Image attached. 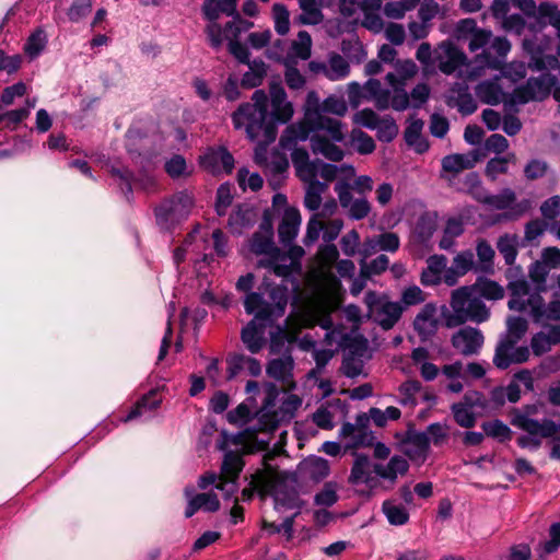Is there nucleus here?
Returning <instances> with one entry per match:
<instances>
[{
  "instance_id": "obj_8",
  "label": "nucleus",
  "mask_w": 560,
  "mask_h": 560,
  "mask_svg": "<svg viewBox=\"0 0 560 560\" xmlns=\"http://www.w3.org/2000/svg\"><path fill=\"white\" fill-rule=\"evenodd\" d=\"M249 249L256 255L266 256L259 265L268 268L276 276L285 279L291 275L293 261L275 245L272 229L269 224H261L260 231L252 236Z\"/></svg>"
},
{
  "instance_id": "obj_11",
  "label": "nucleus",
  "mask_w": 560,
  "mask_h": 560,
  "mask_svg": "<svg viewBox=\"0 0 560 560\" xmlns=\"http://www.w3.org/2000/svg\"><path fill=\"white\" fill-rule=\"evenodd\" d=\"M557 82V78L550 73L532 77L524 84L514 89L509 103L511 105H523L529 102L544 101L550 95Z\"/></svg>"
},
{
  "instance_id": "obj_42",
  "label": "nucleus",
  "mask_w": 560,
  "mask_h": 560,
  "mask_svg": "<svg viewBox=\"0 0 560 560\" xmlns=\"http://www.w3.org/2000/svg\"><path fill=\"white\" fill-rule=\"evenodd\" d=\"M382 512L393 526H402L409 521L408 510L394 500H385L382 504Z\"/></svg>"
},
{
  "instance_id": "obj_41",
  "label": "nucleus",
  "mask_w": 560,
  "mask_h": 560,
  "mask_svg": "<svg viewBox=\"0 0 560 560\" xmlns=\"http://www.w3.org/2000/svg\"><path fill=\"white\" fill-rule=\"evenodd\" d=\"M462 24L471 31L468 37V48L471 52L485 48L490 43L492 33L490 31L476 28V22L472 19L464 20Z\"/></svg>"
},
{
  "instance_id": "obj_15",
  "label": "nucleus",
  "mask_w": 560,
  "mask_h": 560,
  "mask_svg": "<svg viewBox=\"0 0 560 560\" xmlns=\"http://www.w3.org/2000/svg\"><path fill=\"white\" fill-rule=\"evenodd\" d=\"M252 26V22L244 20L241 15H237L225 24L224 32L222 33L223 39L229 40L228 47L230 54L233 55L241 63L245 65L252 62L249 60V51L237 38Z\"/></svg>"
},
{
  "instance_id": "obj_44",
  "label": "nucleus",
  "mask_w": 560,
  "mask_h": 560,
  "mask_svg": "<svg viewBox=\"0 0 560 560\" xmlns=\"http://www.w3.org/2000/svg\"><path fill=\"white\" fill-rule=\"evenodd\" d=\"M248 66V71L242 77L241 84L247 89H254L261 84L267 73V66L262 60H253Z\"/></svg>"
},
{
  "instance_id": "obj_53",
  "label": "nucleus",
  "mask_w": 560,
  "mask_h": 560,
  "mask_svg": "<svg viewBox=\"0 0 560 560\" xmlns=\"http://www.w3.org/2000/svg\"><path fill=\"white\" fill-rule=\"evenodd\" d=\"M482 429L486 435L500 442L510 441L512 438V431L509 425L499 419L485 422Z\"/></svg>"
},
{
  "instance_id": "obj_57",
  "label": "nucleus",
  "mask_w": 560,
  "mask_h": 560,
  "mask_svg": "<svg viewBox=\"0 0 560 560\" xmlns=\"http://www.w3.org/2000/svg\"><path fill=\"white\" fill-rule=\"evenodd\" d=\"M351 142L354 149L361 154H370L375 150L373 138L360 129L352 130Z\"/></svg>"
},
{
  "instance_id": "obj_20",
  "label": "nucleus",
  "mask_w": 560,
  "mask_h": 560,
  "mask_svg": "<svg viewBox=\"0 0 560 560\" xmlns=\"http://www.w3.org/2000/svg\"><path fill=\"white\" fill-rule=\"evenodd\" d=\"M401 452L413 463L423 464L430 453V439L425 432L408 431L400 442Z\"/></svg>"
},
{
  "instance_id": "obj_6",
  "label": "nucleus",
  "mask_w": 560,
  "mask_h": 560,
  "mask_svg": "<svg viewBox=\"0 0 560 560\" xmlns=\"http://www.w3.org/2000/svg\"><path fill=\"white\" fill-rule=\"evenodd\" d=\"M273 400L275 396L270 392L265 399L264 406L254 417H252V410L248 406L241 404L235 409L228 412V421L232 424H246L244 434L248 440L266 443L267 441L262 439L258 440L256 434L260 432L271 433L278 428L282 418L278 411L273 410Z\"/></svg>"
},
{
  "instance_id": "obj_45",
  "label": "nucleus",
  "mask_w": 560,
  "mask_h": 560,
  "mask_svg": "<svg viewBox=\"0 0 560 560\" xmlns=\"http://www.w3.org/2000/svg\"><path fill=\"white\" fill-rule=\"evenodd\" d=\"M302 13L299 18L301 24L317 25L323 21V13L316 0H299Z\"/></svg>"
},
{
  "instance_id": "obj_1",
  "label": "nucleus",
  "mask_w": 560,
  "mask_h": 560,
  "mask_svg": "<svg viewBox=\"0 0 560 560\" xmlns=\"http://www.w3.org/2000/svg\"><path fill=\"white\" fill-rule=\"evenodd\" d=\"M322 103L316 92L311 91L306 97L304 118L289 125L280 137L279 144L292 149L296 143L310 139L314 154L339 162L345 152L339 143L346 138V129L337 118L320 115Z\"/></svg>"
},
{
  "instance_id": "obj_38",
  "label": "nucleus",
  "mask_w": 560,
  "mask_h": 560,
  "mask_svg": "<svg viewBox=\"0 0 560 560\" xmlns=\"http://www.w3.org/2000/svg\"><path fill=\"white\" fill-rule=\"evenodd\" d=\"M478 98L486 104L497 105L503 100V91L498 80L480 82L475 89Z\"/></svg>"
},
{
  "instance_id": "obj_26",
  "label": "nucleus",
  "mask_w": 560,
  "mask_h": 560,
  "mask_svg": "<svg viewBox=\"0 0 560 560\" xmlns=\"http://www.w3.org/2000/svg\"><path fill=\"white\" fill-rule=\"evenodd\" d=\"M478 160L479 155L475 151L446 155L442 159L441 165L442 172L446 173L447 175L442 174L441 176L446 178L450 184H452L453 178L458 173L475 167Z\"/></svg>"
},
{
  "instance_id": "obj_17",
  "label": "nucleus",
  "mask_w": 560,
  "mask_h": 560,
  "mask_svg": "<svg viewBox=\"0 0 560 560\" xmlns=\"http://www.w3.org/2000/svg\"><path fill=\"white\" fill-rule=\"evenodd\" d=\"M466 55L452 42H442L434 49V62L439 70L444 74H452L466 66Z\"/></svg>"
},
{
  "instance_id": "obj_24",
  "label": "nucleus",
  "mask_w": 560,
  "mask_h": 560,
  "mask_svg": "<svg viewBox=\"0 0 560 560\" xmlns=\"http://www.w3.org/2000/svg\"><path fill=\"white\" fill-rule=\"evenodd\" d=\"M482 332L475 327L465 326L452 337V346L464 355L477 354L483 345Z\"/></svg>"
},
{
  "instance_id": "obj_55",
  "label": "nucleus",
  "mask_w": 560,
  "mask_h": 560,
  "mask_svg": "<svg viewBox=\"0 0 560 560\" xmlns=\"http://www.w3.org/2000/svg\"><path fill=\"white\" fill-rule=\"evenodd\" d=\"M164 168L166 174L173 179L190 175V172L187 170L186 160L180 154H174L166 160Z\"/></svg>"
},
{
  "instance_id": "obj_18",
  "label": "nucleus",
  "mask_w": 560,
  "mask_h": 560,
  "mask_svg": "<svg viewBox=\"0 0 560 560\" xmlns=\"http://www.w3.org/2000/svg\"><path fill=\"white\" fill-rule=\"evenodd\" d=\"M349 482L352 486H364L369 492L375 490L380 486L378 477L375 471V464L372 465L369 456L364 454H355V458L349 476Z\"/></svg>"
},
{
  "instance_id": "obj_63",
  "label": "nucleus",
  "mask_w": 560,
  "mask_h": 560,
  "mask_svg": "<svg viewBox=\"0 0 560 560\" xmlns=\"http://www.w3.org/2000/svg\"><path fill=\"white\" fill-rule=\"evenodd\" d=\"M508 332L504 336L505 338L512 339L515 341H520V339L525 335L528 328L527 320L520 316L509 317L506 322Z\"/></svg>"
},
{
  "instance_id": "obj_33",
  "label": "nucleus",
  "mask_w": 560,
  "mask_h": 560,
  "mask_svg": "<svg viewBox=\"0 0 560 560\" xmlns=\"http://www.w3.org/2000/svg\"><path fill=\"white\" fill-rule=\"evenodd\" d=\"M162 397L158 389H151L148 394L143 395L130 410V412L121 419L122 422H128L133 419L147 417L150 418L151 413L160 407Z\"/></svg>"
},
{
  "instance_id": "obj_37",
  "label": "nucleus",
  "mask_w": 560,
  "mask_h": 560,
  "mask_svg": "<svg viewBox=\"0 0 560 560\" xmlns=\"http://www.w3.org/2000/svg\"><path fill=\"white\" fill-rule=\"evenodd\" d=\"M302 180L306 184L304 206L311 211H317L322 205V195L326 191L327 184L317 180L316 177Z\"/></svg>"
},
{
  "instance_id": "obj_16",
  "label": "nucleus",
  "mask_w": 560,
  "mask_h": 560,
  "mask_svg": "<svg viewBox=\"0 0 560 560\" xmlns=\"http://www.w3.org/2000/svg\"><path fill=\"white\" fill-rule=\"evenodd\" d=\"M517 341L502 337L499 341L493 363L498 369L505 370L511 364L526 362L529 358V349L526 346L517 347Z\"/></svg>"
},
{
  "instance_id": "obj_35",
  "label": "nucleus",
  "mask_w": 560,
  "mask_h": 560,
  "mask_svg": "<svg viewBox=\"0 0 560 560\" xmlns=\"http://www.w3.org/2000/svg\"><path fill=\"white\" fill-rule=\"evenodd\" d=\"M511 299L509 308L516 312H528L527 299L536 292H530L529 283L526 280H516L511 282Z\"/></svg>"
},
{
  "instance_id": "obj_13",
  "label": "nucleus",
  "mask_w": 560,
  "mask_h": 560,
  "mask_svg": "<svg viewBox=\"0 0 560 560\" xmlns=\"http://www.w3.org/2000/svg\"><path fill=\"white\" fill-rule=\"evenodd\" d=\"M370 317L383 329L394 327L401 316V307L398 303L384 301L375 292L369 291L364 298Z\"/></svg>"
},
{
  "instance_id": "obj_59",
  "label": "nucleus",
  "mask_w": 560,
  "mask_h": 560,
  "mask_svg": "<svg viewBox=\"0 0 560 560\" xmlns=\"http://www.w3.org/2000/svg\"><path fill=\"white\" fill-rule=\"evenodd\" d=\"M237 182L244 190L249 188L253 191L259 190L264 184L262 177L258 173H249L245 167L238 170Z\"/></svg>"
},
{
  "instance_id": "obj_47",
  "label": "nucleus",
  "mask_w": 560,
  "mask_h": 560,
  "mask_svg": "<svg viewBox=\"0 0 560 560\" xmlns=\"http://www.w3.org/2000/svg\"><path fill=\"white\" fill-rule=\"evenodd\" d=\"M244 462L242 454L235 451H228L224 454V458L221 466V474L226 478H237L242 471Z\"/></svg>"
},
{
  "instance_id": "obj_29",
  "label": "nucleus",
  "mask_w": 560,
  "mask_h": 560,
  "mask_svg": "<svg viewBox=\"0 0 560 560\" xmlns=\"http://www.w3.org/2000/svg\"><path fill=\"white\" fill-rule=\"evenodd\" d=\"M298 143L292 149H284L291 151L292 163L295 167L296 175L300 179H312L318 175V165L315 161H310L308 152L304 148H298Z\"/></svg>"
},
{
  "instance_id": "obj_40",
  "label": "nucleus",
  "mask_w": 560,
  "mask_h": 560,
  "mask_svg": "<svg viewBox=\"0 0 560 560\" xmlns=\"http://www.w3.org/2000/svg\"><path fill=\"white\" fill-rule=\"evenodd\" d=\"M513 3L526 16L534 18L535 23L530 25V28H544L547 25V19L549 15H544L540 9L544 4H551L550 2H541L538 7L534 0H513Z\"/></svg>"
},
{
  "instance_id": "obj_23",
  "label": "nucleus",
  "mask_w": 560,
  "mask_h": 560,
  "mask_svg": "<svg viewBox=\"0 0 560 560\" xmlns=\"http://www.w3.org/2000/svg\"><path fill=\"white\" fill-rule=\"evenodd\" d=\"M185 497L187 499L185 517L187 518L194 516L199 511L213 513L220 509V501L213 492L195 493L192 487H186Z\"/></svg>"
},
{
  "instance_id": "obj_21",
  "label": "nucleus",
  "mask_w": 560,
  "mask_h": 560,
  "mask_svg": "<svg viewBox=\"0 0 560 560\" xmlns=\"http://www.w3.org/2000/svg\"><path fill=\"white\" fill-rule=\"evenodd\" d=\"M271 112L269 116L275 124V128L279 124L288 122L293 116L292 103L288 101L287 93L280 83H271L269 86Z\"/></svg>"
},
{
  "instance_id": "obj_51",
  "label": "nucleus",
  "mask_w": 560,
  "mask_h": 560,
  "mask_svg": "<svg viewBox=\"0 0 560 560\" xmlns=\"http://www.w3.org/2000/svg\"><path fill=\"white\" fill-rule=\"evenodd\" d=\"M499 253L503 256L506 265H513L517 256V236L504 234L497 243Z\"/></svg>"
},
{
  "instance_id": "obj_60",
  "label": "nucleus",
  "mask_w": 560,
  "mask_h": 560,
  "mask_svg": "<svg viewBox=\"0 0 560 560\" xmlns=\"http://www.w3.org/2000/svg\"><path fill=\"white\" fill-rule=\"evenodd\" d=\"M348 106L341 96L330 95L322 102L320 115L334 114L343 116L347 113Z\"/></svg>"
},
{
  "instance_id": "obj_4",
  "label": "nucleus",
  "mask_w": 560,
  "mask_h": 560,
  "mask_svg": "<svg viewBox=\"0 0 560 560\" xmlns=\"http://www.w3.org/2000/svg\"><path fill=\"white\" fill-rule=\"evenodd\" d=\"M268 95L262 90L253 93L252 102L243 103L232 115L235 129H244L247 138L260 145H268L277 137L268 112Z\"/></svg>"
},
{
  "instance_id": "obj_31",
  "label": "nucleus",
  "mask_w": 560,
  "mask_h": 560,
  "mask_svg": "<svg viewBox=\"0 0 560 560\" xmlns=\"http://www.w3.org/2000/svg\"><path fill=\"white\" fill-rule=\"evenodd\" d=\"M409 464L407 459L400 455H394L389 458L387 464L376 463L375 471L378 479L388 481L392 486L396 482L399 476L408 472Z\"/></svg>"
},
{
  "instance_id": "obj_52",
  "label": "nucleus",
  "mask_w": 560,
  "mask_h": 560,
  "mask_svg": "<svg viewBox=\"0 0 560 560\" xmlns=\"http://www.w3.org/2000/svg\"><path fill=\"white\" fill-rule=\"evenodd\" d=\"M400 416V410L394 406H389L385 410L373 407L369 410V415H366L369 421L372 420L380 428L385 427L389 420H398Z\"/></svg>"
},
{
  "instance_id": "obj_56",
  "label": "nucleus",
  "mask_w": 560,
  "mask_h": 560,
  "mask_svg": "<svg viewBox=\"0 0 560 560\" xmlns=\"http://www.w3.org/2000/svg\"><path fill=\"white\" fill-rule=\"evenodd\" d=\"M275 30L279 35H285L290 30V14L285 5L275 3L272 7Z\"/></svg>"
},
{
  "instance_id": "obj_54",
  "label": "nucleus",
  "mask_w": 560,
  "mask_h": 560,
  "mask_svg": "<svg viewBox=\"0 0 560 560\" xmlns=\"http://www.w3.org/2000/svg\"><path fill=\"white\" fill-rule=\"evenodd\" d=\"M312 38L306 31H300L298 38L292 42L290 54L293 57L306 60L311 56Z\"/></svg>"
},
{
  "instance_id": "obj_46",
  "label": "nucleus",
  "mask_w": 560,
  "mask_h": 560,
  "mask_svg": "<svg viewBox=\"0 0 560 560\" xmlns=\"http://www.w3.org/2000/svg\"><path fill=\"white\" fill-rule=\"evenodd\" d=\"M293 360L291 357L272 359L267 365V373L278 381H285L291 376Z\"/></svg>"
},
{
  "instance_id": "obj_49",
  "label": "nucleus",
  "mask_w": 560,
  "mask_h": 560,
  "mask_svg": "<svg viewBox=\"0 0 560 560\" xmlns=\"http://www.w3.org/2000/svg\"><path fill=\"white\" fill-rule=\"evenodd\" d=\"M476 292L483 300H500L504 296L503 288L495 281L479 278L476 283L471 285Z\"/></svg>"
},
{
  "instance_id": "obj_5",
  "label": "nucleus",
  "mask_w": 560,
  "mask_h": 560,
  "mask_svg": "<svg viewBox=\"0 0 560 560\" xmlns=\"http://www.w3.org/2000/svg\"><path fill=\"white\" fill-rule=\"evenodd\" d=\"M538 411L539 407L536 404H530L514 409L511 413V424L526 433L518 436L516 441L522 448L538 450L544 439L555 436L560 429V423H556L551 419H535Z\"/></svg>"
},
{
  "instance_id": "obj_62",
  "label": "nucleus",
  "mask_w": 560,
  "mask_h": 560,
  "mask_svg": "<svg viewBox=\"0 0 560 560\" xmlns=\"http://www.w3.org/2000/svg\"><path fill=\"white\" fill-rule=\"evenodd\" d=\"M550 269L542 261L534 262L529 268V278L536 284V292L546 291V280Z\"/></svg>"
},
{
  "instance_id": "obj_25",
  "label": "nucleus",
  "mask_w": 560,
  "mask_h": 560,
  "mask_svg": "<svg viewBox=\"0 0 560 560\" xmlns=\"http://www.w3.org/2000/svg\"><path fill=\"white\" fill-rule=\"evenodd\" d=\"M482 396L480 393L475 392L472 394H466L463 401L452 405V412L455 422L465 429L475 427L477 417L472 411L475 406H482Z\"/></svg>"
},
{
  "instance_id": "obj_32",
  "label": "nucleus",
  "mask_w": 560,
  "mask_h": 560,
  "mask_svg": "<svg viewBox=\"0 0 560 560\" xmlns=\"http://www.w3.org/2000/svg\"><path fill=\"white\" fill-rule=\"evenodd\" d=\"M300 225L301 214L299 210L294 208L285 209L278 228L279 240L284 246H289L293 243L298 236Z\"/></svg>"
},
{
  "instance_id": "obj_2",
  "label": "nucleus",
  "mask_w": 560,
  "mask_h": 560,
  "mask_svg": "<svg viewBox=\"0 0 560 560\" xmlns=\"http://www.w3.org/2000/svg\"><path fill=\"white\" fill-rule=\"evenodd\" d=\"M269 298L271 302L266 301L260 293L246 294L244 299V307L247 314L254 315L250 320L242 329V341L252 353H258L265 345L264 326H259L257 322H271L284 314L289 291L283 287L273 288Z\"/></svg>"
},
{
  "instance_id": "obj_43",
  "label": "nucleus",
  "mask_w": 560,
  "mask_h": 560,
  "mask_svg": "<svg viewBox=\"0 0 560 560\" xmlns=\"http://www.w3.org/2000/svg\"><path fill=\"white\" fill-rule=\"evenodd\" d=\"M476 254L478 264L475 271L482 273H491L493 271L494 249L486 240H479L476 244Z\"/></svg>"
},
{
  "instance_id": "obj_7",
  "label": "nucleus",
  "mask_w": 560,
  "mask_h": 560,
  "mask_svg": "<svg viewBox=\"0 0 560 560\" xmlns=\"http://www.w3.org/2000/svg\"><path fill=\"white\" fill-rule=\"evenodd\" d=\"M451 306L454 314L446 318L447 327H455L468 320L483 323L490 316L489 308L471 285L454 290Z\"/></svg>"
},
{
  "instance_id": "obj_14",
  "label": "nucleus",
  "mask_w": 560,
  "mask_h": 560,
  "mask_svg": "<svg viewBox=\"0 0 560 560\" xmlns=\"http://www.w3.org/2000/svg\"><path fill=\"white\" fill-rule=\"evenodd\" d=\"M369 418L365 413L357 417L355 423L346 422L340 429V436L345 441L346 450H354L364 446H371L375 436L368 428Z\"/></svg>"
},
{
  "instance_id": "obj_50",
  "label": "nucleus",
  "mask_w": 560,
  "mask_h": 560,
  "mask_svg": "<svg viewBox=\"0 0 560 560\" xmlns=\"http://www.w3.org/2000/svg\"><path fill=\"white\" fill-rule=\"evenodd\" d=\"M303 469L310 478L319 481L329 475V463L323 457H311L303 463Z\"/></svg>"
},
{
  "instance_id": "obj_27",
  "label": "nucleus",
  "mask_w": 560,
  "mask_h": 560,
  "mask_svg": "<svg viewBox=\"0 0 560 560\" xmlns=\"http://www.w3.org/2000/svg\"><path fill=\"white\" fill-rule=\"evenodd\" d=\"M527 303L529 306L528 313L535 323H541L545 319H560V298H556L546 305L541 294L536 292L527 299Z\"/></svg>"
},
{
  "instance_id": "obj_9",
  "label": "nucleus",
  "mask_w": 560,
  "mask_h": 560,
  "mask_svg": "<svg viewBox=\"0 0 560 560\" xmlns=\"http://www.w3.org/2000/svg\"><path fill=\"white\" fill-rule=\"evenodd\" d=\"M195 206V197L187 189L179 190L164 198L155 208L154 215L159 228L172 231L187 220Z\"/></svg>"
},
{
  "instance_id": "obj_22",
  "label": "nucleus",
  "mask_w": 560,
  "mask_h": 560,
  "mask_svg": "<svg viewBox=\"0 0 560 560\" xmlns=\"http://www.w3.org/2000/svg\"><path fill=\"white\" fill-rule=\"evenodd\" d=\"M200 164L212 174H230L234 168V158L224 147L209 148L200 158Z\"/></svg>"
},
{
  "instance_id": "obj_19",
  "label": "nucleus",
  "mask_w": 560,
  "mask_h": 560,
  "mask_svg": "<svg viewBox=\"0 0 560 560\" xmlns=\"http://www.w3.org/2000/svg\"><path fill=\"white\" fill-rule=\"evenodd\" d=\"M335 191L338 195L340 206L347 210L349 218L361 220L369 214L371 210L370 202L364 197L354 199L350 184L338 182L335 185Z\"/></svg>"
},
{
  "instance_id": "obj_28",
  "label": "nucleus",
  "mask_w": 560,
  "mask_h": 560,
  "mask_svg": "<svg viewBox=\"0 0 560 560\" xmlns=\"http://www.w3.org/2000/svg\"><path fill=\"white\" fill-rule=\"evenodd\" d=\"M228 364V378L232 380L241 374H248L250 376H258L261 373L260 362L252 357L243 353H233L226 359Z\"/></svg>"
},
{
  "instance_id": "obj_61",
  "label": "nucleus",
  "mask_w": 560,
  "mask_h": 560,
  "mask_svg": "<svg viewBox=\"0 0 560 560\" xmlns=\"http://www.w3.org/2000/svg\"><path fill=\"white\" fill-rule=\"evenodd\" d=\"M515 155L513 153L503 158H493L488 161L486 166V174L492 180H494L500 174H505L508 172V164L510 161H514Z\"/></svg>"
},
{
  "instance_id": "obj_34",
  "label": "nucleus",
  "mask_w": 560,
  "mask_h": 560,
  "mask_svg": "<svg viewBox=\"0 0 560 560\" xmlns=\"http://www.w3.org/2000/svg\"><path fill=\"white\" fill-rule=\"evenodd\" d=\"M313 69L320 70L326 78L331 81L342 80L348 77L350 66L348 61L339 54L332 52L329 55L327 63L315 65L311 62Z\"/></svg>"
},
{
  "instance_id": "obj_10",
  "label": "nucleus",
  "mask_w": 560,
  "mask_h": 560,
  "mask_svg": "<svg viewBox=\"0 0 560 560\" xmlns=\"http://www.w3.org/2000/svg\"><path fill=\"white\" fill-rule=\"evenodd\" d=\"M236 0H206L202 5L205 18L209 21L206 27V34L210 45L214 49H219L223 43L222 33L224 28L218 23L221 14L232 16V20L240 15L236 11Z\"/></svg>"
},
{
  "instance_id": "obj_58",
  "label": "nucleus",
  "mask_w": 560,
  "mask_h": 560,
  "mask_svg": "<svg viewBox=\"0 0 560 560\" xmlns=\"http://www.w3.org/2000/svg\"><path fill=\"white\" fill-rule=\"evenodd\" d=\"M454 105L463 115H471L477 109V103L472 95L469 93L467 86H462L458 89Z\"/></svg>"
},
{
  "instance_id": "obj_64",
  "label": "nucleus",
  "mask_w": 560,
  "mask_h": 560,
  "mask_svg": "<svg viewBox=\"0 0 560 560\" xmlns=\"http://www.w3.org/2000/svg\"><path fill=\"white\" fill-rule=\"evenodd\" d=\"M92 11V1L91 0H73L70 8L68 9L67 15L68 19L78 23L85 16H88Z\"/></svg>"
},
{
  "instance_id": "obj_3",
  "label": "nucleus",
  "mask_w": 560,
  "mask_h": 560,
  "mask_svg": "<svg viewBox=\"0 0 560 560\" xmlns=\"http://www.w3.org/2000/svg\"><path fill=\"white\" fill-rule=\"evenodd\" d=\"M394 72H388L385 81L390 89L382 86L380 80L369 79L365 82V92L369 100H373L380 110L393 108L397 112L406 110L409 107V96L406 91L407 81L418 72V67L410 59L396 60Z\"/></svg>"
},
{
  "instance_id": "obj_36",
  "label": "nucleus",
  "mask_w": 560,
  "mask_h": 560,
  "mask_svg": "<svg viewBox=\"0 0 560 560\" xmlns=\"http://www.w3.org/2000/svg\"><path fill=\"white\" fill-rule=\"evenodd\" d=\"M423 121L415 119L407 126L404 138L408 147L412 148L417 153H424L429 149L428 140L422 136Z\"/></svg>"
},
{
  "instance_id": "obj_48",
  "label": "nucleus",
  "mask_w": 560,
  "mask_h": 560,
  "mask_svg": "<svg viewBox=\"0 0 560 560\" xmlns=\"http://www.w3.org/2000/svg\"><path fill=\"white\" fill-rule=\"evenodd\" d=\"M515 200V192L510 188H504L499 194L485 196L482 202L497 210H506L512 208Z\"/></svg>"
},
{
  "instance_id": "obj_30",
  "label": "nucleus",
  "mask_w": 560,
  "mask_h": 560,
  "mask_svg": "<svg viewBox=\"0 0 560 560\" xmlns=\"http://www.w3.org/2000/svg\"><path fill=\"white\" fill-rule=\"evenodd\" d=\"M436 312V306L432 303H428L416 316L413 320V328L421 339H428L435 334L438 329Z\"/></svg>"
},
{
  "instance_id": "obj_12",
  "label": "nucleus",
  "mask_w": 560,
  "mask_h": 560,
  "mask_svg": "<svg viewBox=\"0 0 560 560\" xmlns=\"http://www.w3.org/2000/svg\"><path fill=\"white\" fill-rule=\"evenodd\" d=\"M110 174L116 179L128 200L132 195L133 186L150 194L159 190L158 179L150 173L149 166H143L138 175H135L126 167L112 166Z\"/></svg>"
},
{
  "instance_id": "obj_39",
  "label": "nucleus",
  "mask_w": 560,
  "mask_h": 560,
  "mask_svg": "<svg viewBox=\"0 0 560 560\" xmlns=\"http://www.w3.org/2000/svg\"><path fill=\"white\" fill-rule=\"evenodd\" d=\"M48 35L46 31L39 26L35 28L27 37L24 44V52L31 59H36L46 48Z\"/></svg>"
}]
</instances>
